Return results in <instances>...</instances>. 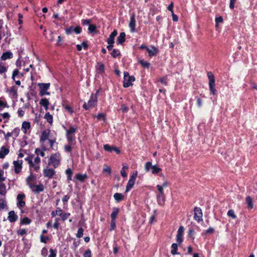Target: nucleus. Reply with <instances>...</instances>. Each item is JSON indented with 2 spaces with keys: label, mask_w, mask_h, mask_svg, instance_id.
<instances>
[{
  "label": "nucleus",
  "mask_w": 257,
  "mask_h": 257,
  "mask_svg": "<svg viewBox=\"0 0 257 257\" xmlns=\"http://www.w3.org/2000/svg\"><path fill=\"white\" fill-rule=\"evenodd\" d=\"M135 80L134 76H130L128 72H124L123 73V86L124 87H128L133 85V82Z\"/></svg>",
  "instance_id": "1"
},
{
  "label": "nucleus",
  "mask_w": 257,
  "mask_h": 257,
  "mask_svg": "<svg viewBox=\"0 0 257 257\" xmlns=\"http://www.w3.org/2000/svg\"><path fill=\"white\" fill-rule=\"evenodd\" d=\"M61 156L59 153L51 155L48 163L49 165H52L54 168L57 167L60 162Z\"/></svg>",
  "instance_id": "2"
},
{
  "label": "nucleus",
  "mask_w": 257,
  "mask_h": 257,
  "mask_svg": "<svg viewBox=\"0 0 257 257\" xmlns=\"http://www.w3.org/2000/svg\"><path fill=\"white\" fill-rule=\"evenodd\" d=\"M145 169L146 172H149L151 170V172L154 174H157L161 171V169L156 165H153L151 162H147L145 166Z\"/></svg>",
  "instance_id": "3"
},
{
  "label": "nucleus",
  "mask_w": 257,
  "mask_h": 257,
  "mask_svg": "<svg viewBox=\"0 0 257 257\" xmlns=\"http://www.w3.org/2000/svg\"><path fill=\"white\" fill-rule=\"evenodd\" d=\"M207 76L209 79V86L211 92L215 95L216 93V89L215 88V79L213 74L211 72H208Z\"/></svg>",
  "instance_id": "4"
},
{
  "label": "nucleus",
  "mask_w": 257,
  "mask_h": 257,
  "mask_svg": "<svg viewBox=\"0 0 257 257\" xmlns=\"http://www.w3.org/2000/svg\"><path fill=\"white\" fill-rule=\"evenodd\" d=\"M97 101V99L96 96L94 94H91L88 103H86V102H84L83 107L86 110L92 108L95 105Z\"/></svg>",
  "instance_id": "5"
},
{
  "label": "nucleus",
  "mask_w": 257,
  "mask_h": 257,
  "mask_svg": "<svg viewBox=\"0 0 257 257\" xmlns=\"http://www.w3.org/2000/svg\"><path fill=\"white\" fill-rule=\"evenodd\" d=\"M50 86L49 83H39L38 86L40 88L39 94L41 96L49 95L50 93L48 91V89Z\"/></svg>",
  "instance_id": "6"
},
{
  "label": "nucleus",
  "mask_w": 257,
  "mask_h": 257,
  "mask_svg": "<svg viewBox=\"0 0 257 257\" xmlns=\"http://www.w3.org/2000/svg\"><path fill=\"white\" fill-rule=\"evenodd\" d=\"M138 175V172L136 171L131 176L130 179H129L125 189V192H128L134 186L135 181L136 180L137 177Z\"/></svg>",
  "instance_id": "7"
},
{
  "label": "nucleus",
  "mask_w": 257,
  "mask_h": 257,
  "mask_svg": "<svg viewBox=\"0 0 257 257\" xmlns=\"http://www.w3.org/2000/svg\"><path fill=\"white\" fill-rule=\"evenodd\" d=\"M203 213L199 207H195L194 209V218L198 222L203 221Z\"/></svg>",
  "instance_id": "8"
},
{
  "label": "nucleus",
  "mask_w": 257,
  "mask_h": 257,
  "mask_svg": "<svg viewBox=\"0 0 257 257\" xmlns=\"http://www.w3.org/2000/svg\"><path fill=\"white\" fill-rule=\"evenodd\" d=\"M23 160H17L13 161V164L14 165V171L16 174H19L22 169Z\"/></svg>",
  "instance_id": "9"
},
{
  "label": "nucleus",
  "mask_w": 257,
  "mask_h": 257,
  "mask_svg": "<svg viewBox=\"0 0 257 257\" xmlns=\"http://www.w3.org/2000/svg\"><path fill=\"white\" fill-rule=\"evenodd\" d=\"M184 229L183 226H181L179 228L176 235V240L178 244H180L183 241V234Z\"/></svg>",
  "instance_id": "10"
},
{
  "label": "nucleus",
  "mask_w": 257,
  "mask_h": 257,
  "mask_svg": "<svg viewBox=\"0 0 257 257\" xmlns=\"http://www.w3.org/2000/svg\"><path fill=\"white\" fill-rule=\"evenodd\" d=\"M136 22L135 19V15L133 14L131 17L130 21L129 23V27L131 29V32L135 33L136 32Z\"/></svg>",
  "instance_id": "11"
},
{
  "label": "nucleus",
  "mask_w": 257,
  "mask_h": 257,
  "mask_svg": "<svg viewBox=\"0 0 257 257\" xmlns=\"http://www.w3.org/2000/svg\"><path fill=\"white\" fill-rule=\"evenodd\" d=\"M30 188L35 193H39L44 191V186L42 184H40L38 185L34 184L30 185Z\"/></svg>",
  "instance_id": "12"
},
{
  "label": "nucleus",
  "mask_w": 257,
  "mask_h": 257,
  "mask_svg": "<svg viewBox=\"0 0 257 257\" xmlns=\"http://www.w3.org/2000/svg\"><path fill=\"white\" fill-rule=\"evenodd\" d=\"M43 174L45 177L51 178L55 175V171L53 169L47 168L43 170Z\"/></svg>",
  "instance_id": "13"
},
{
  "label": "nucleus",
  "mask_w": 257,
  "mask_h": 257,
  "mask_svg": "<svg viewBox=\"0 0 257 257\" xmlns=\"http://www.w3.org/2000/svg\"><path fill=\"white\" fill-rule=\"evenodd\" d=\"M81 31V29L80 27H77L76 28L71 27L66 29V33L67 35L75 33L76 34H79Z\"/></svg>",
  "instance_id": "14"
},
{
  "label": "nucleus",
  "mask_w": 257,
  "mask_h": 257,
  "mask_svg": "<svg viewBox=\"0 0 257 257\" xmlns=\"http://www.w3.org/2000/svg\"><path fill=\"white\" fill-rule=\"evenodd\" d=\"M25 197V195L23 194H19L17 195V205L18 207H23L25 205V202L23 199Z\"/></svg>",
  "instance_id": "15"
},
{
  "label": "nucleus",
  "mask_w": 257,
  "mask_h": 257,
  "mask_svg": "<svg viewBox=\"0 0 257 257\" xmlns=\"http://www.w3.org/2000/svg\"><path fill=\"white\" fill-rule=\"evenodd\" d=\"M8 220L10 222H14L16 221L18 219V216L15 214L14 211H11L9 213V216L8 217Z\"/></svg>",
  "instance_id": "16"
},
{
  "label": "nucleus",
  "mask_w": 257,
  "mask_h": 257,
  "mask_svg": "<svg viewBox=\"0 0 257 257\" xmlns=\"http://www.w3.org/2000/svg\"><path fill=\"white\" fill-rule=\"evenodd\" d=\"M10 152L9 149L5 146H2L0 149V159H4Z\"/></svg>",
  "instance_id": "17"
},
{
  "label": "nucleus",
  "mask_w": 257,
  "mask_h": 257,
  "mask_svg": "<svg viewBox=\"0 0 257 257\" xmlns=\"http://www.w3.org/2000/svg\"><path fill=\"white\" fill-rule=\"evenodd\" d=\"M117 32L116 30H114L109 35L107 38V42L108 44H113L114 42V38L117 35Z\"/></svg>",
  "instance_id": "18"
},
{
  "label": "nucleus",
  "mask_w": 257,
  "mask_h": 257,
  "mask_svg": "<svg viewBox=\"0 0 257 257\" xmlns=\"http://www.w3.org/2000/svg\"><path fill=\"white\" fill-rule=\"evenodd\" d=\"M157 199L159 205H164L165 201V197L164 194H158L157 195Z\"/></svg>",
  "instance_id": "19"
},
{
  "label": "nucleus",
  "mask_w": 257,
  "mask_h": 257,
  "mask_svg": "<svg viewBox=\"0 0 257 257\" xmlns=\"http://www.w3.org/2000/svg\"><path fill=\"white\" fill-rule=\"evenodd\" d=\"M50 131L49 130H45L44 131L41 135L40 141L44 142L47 140L48 139Z\"/></svg>",
  "instance_id": "20"
},
{
  "label": "nucleus",
  "mask_w": 257,
  "mask_h": 257,
  "mask_svg": "<svg viewBox=\"0 0 257 257\" xmlns=\"http://www.w3.org/2000/svg\"><path fill=\"white\" fill-rule=\"evenodd\" d=\"M125 34L124 32L120 33L119 36L117 38V43L118 44H121L125 41Z\"/></svg>",
  "instance_id": "21"
},
{
  "label": "nucleus",
  "mask_w": 257,
  "mask_h": 257,
  "mask_svg": "<svg viewBox=\"0 0 257 257\" xmlns=\"http://www.w3.org/2000/svg\"><path fill=\"white\" fill-rule=\"evenodd\" d=\"M96 69L97 73L102 74L104 72V66L102 63H98L96 66Z\"/></svg>",
  "instance_id": "22"
},
{
  "label": "nucleus",
  "mask_w": 257,
  "mask_h": 257,
  "mask_svg": "<svg viewBox=\"0 0 257 257\" xmlns=\"http://www.w3.org/2000/svg\"><path fill=\"white\" fill-rule=\"evenodd\" d=\"M75 144H73V143L71 144V143H68V145H65L64 146V151L66 152L71 153V152L72 151V149L74 147V146L75 145Z\"/></svg>",
  "instance_id": "23"
},
{
  "label": "nucleus",
  "mask_w": 257,
  "mask_h": 257,
  "mask_svg": "<svg viewBox=\"0 0 257 257\" xmlns=\"http://www.w3.org/2000/svg\"><path fill=\"white\" fill-rule=\"evenodd\" d=\"M13 57V54L10 52H6L4 53L2 56L1 59L3 60H6L8 59H11Z\"/></svg>",
  "instance_id": "24"
},
{
  "label": "nucleus",
  "mask_w": 257,
  "mask_h": 257,
  "mask_svg": "<svg viewBox=\"0 0 257 257\" xmlns=\"http://www.w3.org/2000/svg\"><path fill=\"white\" fill-rule=\"evenodd\" d=\"M30 126V123L29 122L24 121L22 123V131L24 133L26 134L27 129H29Z\"/></svg>",
  "instance_id": "25"
},
{
  "label": "nucleus",
  "mask_w": 257,
  "mask_h": 257,
  "mask_svg": "<svg viewBox=\"0 0 257 257\" xmlns=\"http://www.w3.org/2000/svg\"><path fill=\"white\" fill-rule=\"evenodd\" d=\"M147 51H148L150 57L155 56L158 52L157 49L154 47H153L151 49H149V48H147Z\"/></svg>",
  "instance_id": "26"
},
{
  "label": "nucleus",
  "mask_w": 257,
  "mask_h": 257,
  "mask_svg": "<svg viewBox=\"0 0 257 257\" xmlns=\"http://www.w3.org/2000/svg\"><path fill=\"white\" fill-rule=\"evenodd\" d=\"M66 138H67V141L69 143L76 144L75 138L74 135L66 133Z\"/></svg>",
  "instance_id": "27"
},
{
  "label": "nucleus",
  "mask_w": 257,
  "mask_h": 257,
  "mask_svg": "<svg viewBox=\"0 0 257 257\" xmlns=\"http://www.w3.org/2000/svg\"><path fill=\"white\" fill-rule=\"evenodd\" d=\"M76 179L80 182H83L87 178V175L86 174H77L76 175Z\"/></svg>",
  "instance_id": "28"
},
{
  "label": "nucleus",
  "mask_w": 257,
  "mask_h": 257,
  "mask_svg": "<svg viewBox=\"0 0 257 257\" xmlns=\"http://www.w3.org/2000/svg\"><path fill=\"white\" fill-rule=\"evenodd\" d=\"M19 71L18 69H15L13 72L12 74V79L13 80L15 81L16 84L17 85H20L21 84V81L20 80H15V77L19 75Z\"/></svg>",
  "instance_id": "29"
},
{
  "label": "nucleus",
  "mask_w": 257,
  "mask_h": 257,
  "mask_svg": "<svg viewBox=\"0 0 257 257\" xmlns=\"http://www.w3.org/2000/svg\"><path fill=\"white\" fill-rule=\"evenodd\" d=\"M40 104L45 107L46 110L48 109L49 102L46 98H43L40 100Z\"/></svg>",
  "instance_id": "30"
},
{
  "label": "nucleus",
  "mask_w": 257,
  "mask_h": 257,
  "mask_svg": "<svg viewBox=\"0 0 257 257\" xmlns=\"http://www.w3.org/2000/svg\"><path fill=\"white\" fill-rule=\"evenodd\" d=\"M246 202L247 205V208L249 209H251L253 207L252 200L250 196H247L246 197Z\"/></svg>",
  "instance_id": "31"
},
{
  "label": "nucleus",
  "mask_w": 257,
  "mask_h": 257,
  "mask_svg": "<svg viewBox=\"0 0 257 257\" xmlns=\"http://www.w3.org/2000/svg\"><path fill=\"white\" fill-rule=\"evenodd\" d=\"M178 244L173 243L171 245L172 250L171 251V253L172 255L178 254V252H177L178 246Z\"/></svg>",
  "instance_id": "32"
},
{
  "label": "nucleus",
  "mask_w": 257,
  "mask_h": 257,
  "mask_svg": "<svg viewBox=\"0 0 257 257\" xmlns=\"http://www.w3.org/2000/svg\"><path fill=\"white\" fill-rule=\"evenodd\" d=\"M119 209L117 208H113L112 212L111 214V220H115V218L118 213Z\"/></svg>",
  "instance_id": "33"
},
{
  "label": "nucleus",
  "mask_w": 257,
  "mask_h": 257,
  "mask_svg": "<svg viewBox=\"0 0 257 257\" xmlns=\"http://www.w3.org/2000/svg\"><path fill=\"white\" fill-rule=\"evenodd\" d=\"M113 197L116 202H119L123 198V195L121 193H116L114 194Z\"/></svg>",
  "instance_id": "34"
},
{
  "label": "nucleus",
  "mask_w": 257,
  "mask_h": 257,
  "mask_svg": "<svg viewBox=\"0 0 257 257\" xmlns=\"http://www.w3.org/2000/svg\"><path fill=\"white\" fill-rule=\"evenodd\" d=\"M7 193L6 186L5 184L0 183V194L5 195Z\"/></svg>",
  "instance_id": "35"
},
{
  "label": "nucleus",
  "mask_w": 257,
  "mask_h": 257,
  "mask_svg": "<svg viewBox=\"0 0 257 257\" xmlns=\"http://www.w3.org/2000/svg\"><path fill=\"white\" fill-rule=\"evenodd\" d=\"M47 121L51 124L53 122V116L49 112H47L44 116Z\"/></svg>",
  "instance_id": "36"
},
{
  "label": "nucleus",
  "mask_w": 257,
  "mask_h": 257,
  "mask_svg": "<svg viewBox=\"0 0 257 257\" xmlns=\"http://www.w3.org/2000/svg\"><path fill=\"white\" fill-rule=\"evenodd\" d=\"M62 210L60 208H57L56 211H53L51 213V215L52 217H55L56 215L60 216L61 215V213Z\"/></svg>",
  "instance_id": "37"
},
{
  "label": "nucleus",
  "mask_w": 257,
  "mask_h": 257,
  "mask_svg": "<svg viewBox=\"0 0 257 257\" xmlns=\"http://www.w3.org/2000/svg\"><path fill=\"white\" fill-rule=\"evenodd\" d=\"M77 49L78 51H81L82 50V47L84 49H87L88 46L86 42H83L81 45H76Z\"/></svg>",
  "instance_id": "38"
},
{
  "label": "nucleus",
  "mask_w": 257,
  "mask_h": 257,
  "mask_svg": "<svg viewBox=\"0 0 257 257\" xmlns=\"http://www.w3.org/2000/svg\"><path fill=\"white\" fill-rule=\"evenodd\" d=\"M139 63L144 67L145 68H148L150 65V64L147 62V61H145L144 60H139Z\"/></svg>",
  "instance_id": "39"
},
{
  "label": "nucleus",
  "mask_w": 257,
  "mask_h": 257,
  "mask_svg": "<svg viewBox=\"0 0 257 257\" xmlns=\"http://www.w3.org/2000/svg\"><path fill=\"white\" fill-rule=\"evenodd\" d=\"M65 173L67 176L68 180H69V181L71 180H72V175L73 173L72 170L68 168L66 170Z\"/></svg>",
  "instance_id": "40"
},
{
  "label": "nucleus",
  "mask_w": 257,
  "mask_h": 257,
  "mask_svg": "<svg viewBox=\"0 0 257 257\" xmlns=\"http://www.w3.org/2000/svg\"><path fill=\"white\" fill-rule=\"evenodd\" d=\"M103 149L106 151L108 152H112L113 151V149H114V146H111L108 144H106L103 146Z\"/></svg>",
  "instance_id": "41"
},
{
  "label": "nucleus",
  "mask_w": 257,
  "mask_h": 257,
  "mask_svg": "<svg viewBox=\"0 0 257 257\" xmlns=\"http://www.w3.org/2000/svg\"><path fill=\"white\" fill-rule=\"evenodd\" d=\"M6 35L4 29L3 28V24L0 21V40Z\"/></svg>",
  "instance_id": "42"
},
{
  "label": "nucleus",
  "mask_w": 257,
  "mask_h": 257,
  "mask_svg": "<svg viewBox=\"0 0 257 257\" xmlns=\"http://www.w3.org/2000/svg\"><path fill=\"white\" fill-rule=\"evenodd\" d=\"M34 179V177L31 174L26 179L27 184L30 187V185H32V181Z\"/></svg>",
  "instance_id": "43"
},
{
  "label": "nucleus",
  "mask_w": 257,
  "mask_h": 257,
  "mask_svg": "<svg viewBox=\"0 0 257 257\" xmlns=\"http://www.w3.org/2000/svg\"><path fill=\"white\" fill-rule=\"evenodd\" d=\"M31 220L28 217H24L21 220V224H29Z\"/></svg>",
  "instance_id": "44"
},
{
  "label": "nucleus",
  "mask_w": 257,
  "mask_h": 257,
  "mask_svg": "<svg viewBox=\"0 0 257 257\" xmlns=\"http://www.w3.org/2000/svg\"><path fill=\"white\" fill-rule=\"evenodd\" d=\"M33 156H29V157L25 158V160L28 162L30 167L34 166V163L32 161Z\"/></svg>",
  "instance_id": "45"
},
{
  "label": "nucleus",
  "mask_w": 257,
  "mask_h": 257,
  "mask_svg": "<svg viewBox=\"0 0 257 257\" xmlns=\"http://www.w3.org/2000/svg\"><path fill=\"white\" fill-rule=\"evenodd\" d=\"M127 169L128 167L126 166H123L122 168H121L120 174L123 177H126L127 176V174L125 170Z\"/></svg>",
  "instance_id": "46"
},
{
  "label": "nucleus",
  "mask_w": 257,
  "mask_h": 257,
  "mask_svg": "<svg viewBox=\"0 0 257 257\" xmlns=\"http://www.w3.org/2000/svg\"><path fill=\"white\" fill-rule=\"evenodd\" d=\"M76 129L73 126H70V128L66 131V133L74 136Z\"/></svg>",
  "instance_id": "47"
},
{
  "label": "nucleus",
  "mask_w": 257,
  "mask_h": 257,
  "mask_svg": "<svg viewBox=\"0 0 257 257\" xmlns=\"http://www.w3.org/2000/svg\"><path fill=\"white\" fill-rule=\"evenodd\" d=\"M227 215L229 217H232L233 219H236L237 218L236 215L234 214V211L232 209H230L228 211Z\"/></svg>",
  "instance_id": "48"
},
{
  "label": "nucleus",
  "mask_w": 257,
  "mask_h": 257,
  "mask_svg": "<svg viewBox=\"0 0 257 257\" xmlns=\"http://www.w3.org/2000/svg\"><path fill=\"white\" fill-rule=\"evenodd\" d=\"M83 234V229L82 227H80L77 233L76 234V236L77 238H81L82 237Z\"/></svg>",
  "instance_id": "49"
},
{
  "label": "nucleus",
  "mask_w": 257,
  "mask_h": 257,
  "mask_svg": "<svg viewBox=\"0 0 257 257\" xmlns=\"http://www.w3.org/2000/svg\"><path fill=\"white\" fill-rule=\"evenodd\" d=\"M17 233L18 235L23 236L27 234V230L26 229H20L17 230Z\"/></svg>",
  "instance_id": "50"
},
{
  "label": "nucleus",
  "mask_w": 257,
  "mask_h": 257,
  "mask_svg": "<svg viewBox=\"0 0 257 257\" xmlns=\"http://www.w3.org/2000/svg\"><path fill=\"white\" fill-rule=\"evenodd\" d=\"M70 215V214L69 213H63L62 212L61 215H60V216L61 217L62 220L65 221L66 220Z\"/></svg>",
  "instance_id": "51"
},
{
  "label": "nucleus",
  "mask_w": 257,
  "mask_h": 257,
  "mask_svg": "<svg viewBox=\"0 0 257 257\" xmlns=\"http://www.w3.org/2000/svg\"><path fill=\"white\" fill-rule=\"evenodd\" d=\"M111 54L113 58H115L120 55V52L118 50L114 49L112 50Z\"/></svg>",
  "instance_id": "52"
},
{
  "label": "nucleus",
  "mask_w": 257,
  "mask_h": 257,
  "mask_svg": "<svg viewBox=\"0 0 257 257\" xmlns=\"http://www.w3.org/2000/svg\"><path fill=\"white\" fill-rule=\"evenodd\" d=\"M50 254L48 257H56L57 254V251L51 248L50 249Z\"/></svg>",
  "instance_id": "53"
},
{
  "label": "nucleus",
  "mask_w": 257,
  "mask_h": 257,
  "mask_svg": "<svg viewBox=\"0 0 257 257\" xmlns=\"http://www.w3.org/2000/svg\"><path fill=\"white\" fill-rule=\"evenodd\" d=\"M49 238L47 236H44L43 235H41L40 236V239L41 241L42 242H44L46 243L47 241L49 240Z\"/></svg>",
  "instance_id": "54"
},
{
  "label": "nucleus",
  "mask_w": 257,
  "mask_h": 257,
  "mask_svg": "<svg viewBox=\"0 0 257 257\" xmlns=\"http://www.w3.org/2000/svg\"><path fill=\"white\" fill-rule=\"evenodd\" d=\"M95 117L98 119V120H105V114L102 113H99L97 115H96Z\"/></svg>",
  "instance_id": "55"
},
{
  "label": "nucleus",
  "mask_w": 257,
  "mask_h": 257,
  "mask_svg": "<svg viewBox=\"0 0 257 257\" xmlns=\"http://www.w3.org/2000/svg\"><path fill=\"white\" fill-rule=\"evenodd\" d=\"M116 225H115V220H111L110 222V227L109 230L110 231H112L114 230L115 228Z\"/></svg>",
  "instance_id": "56"
},
{
  "label": "nucleus",
  "mask_w": 257,
  "mask_h": 257,
  "mask_svg": "<svg viewBox=\"0 0 257 257\" xmlns=\"http://www.w3.org/2000/svg\"><path fill=\"white\" fill-rule=\"evenodd\" d=\"M83 257H91V252L90 249L86 250L84 254Z\"/></svg>",
  "instance_id": "57"
},
{
  "label": "nucleus",
  "mask_w": 257,
  "mask_h": 257,
  "mask_svg": "<svg viewBox=\"0 0 257 257\" xmlns=\"http://www.w3.org/2000/svg\"><path fill=\"white\" fill-rule=\"evenodd\" d=\"M35 153L37 154V155H39V154L42 156L44 157L45 156V153L44 151H41L39 149H36L35 150Z\"/></svg>",
  "instance_id": "58"
},
{
  "label": "nucleus",
  "mask_w": 257,
  "mask_h": 257,
  "mask_svg": "<svg viewBox=\"0 0 257 257\" xmlns=\"http://www.w3.org/2000/svg\"><path fill=\"white\" fill-rule=\"evenodd\" d=\"M157 188L158 190L159 191V193L158 194H164V193L163 187L162 186H161L160 185H157Z\"/></svg>",
  "instance_id": "59"
},
{
  "label": "nucleus",
  "mask_w": 257,
  "mask_h": 257,
  "mask_svg": "<svg viewBox=\"0 0 257 257\" xmlns=\"http://www.w3.org/2000/svg\"><path fill=\"white\" fill-rule=\"evenodd\" d=\"M6 178L4 176V171L0 169V182L4 181Z\"/></svg>",
  "instance_id": "60"
},
{
  "label": "nucleus",
  "mask_w": 257,
  "mask_h": 257,
  "mask_svg": "<svg viewBox=\"0 0 257 257\" xmlns=\"http://www.w3.org/2000/svg\"><path fill=\"white\" fill-rule=\"evenodd\" d=\"M223 22V18L222 17H218L215 18V22L216 24V26L220 23Z\"/></svg>",
  "instance_id": "61"
},
{
  "label": "nucleus",
  "mask_w": 257,
  "mask_h": 257,
  "mask_svg": "<svg viewBox=\"0 0 257 257\" xmlns=\"http://www.w3.org/2000/svg\"><path fill=\"white\" fill-rule=\"evenodd\" d=\"M95 30H96L95 26H94L93 25H89L88 30L90 32H94L95 31Z\"/></svg>",
  "instance_id": "62"
},
{
  "label": "nucleus",
  "mask_w": 257,
  "mask_h": 257,
  "mask_svg": "<svg viewBox=\"0 0 257 257\" xmlns=\"http://www.w3.org/2000/svg\"><path fill=\"white\" fill-rule=\"evenodd\" d=\"M1 115L3 116V118L5 119H9L10 117V115L8 112L1 113Z\"/></svg>",
  "instance_id": "63"
},
{
  "label": "nucleus",
  "mask_w": 257,
  "mask_h": 257,
  "mask_svg": "<svg viewBox=\"0 0 257 257\" xmlns=\"http://www.w3.org/2000/svg\"><path fill=\"white\" fill-rule=\"evenodd\" d=\"M103 172H106V173H108L109 175H110V173H111V169H110V168L108 166H105V167H104V168H103Z\"/></svg>",
  "instance_id": "64"
}]
</instances>
